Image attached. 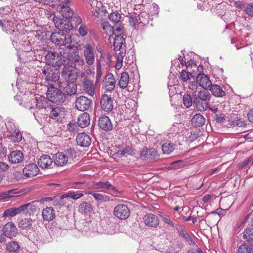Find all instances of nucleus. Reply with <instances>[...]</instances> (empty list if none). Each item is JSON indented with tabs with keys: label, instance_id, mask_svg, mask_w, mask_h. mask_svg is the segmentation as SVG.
<instances>
[{
	"label": "nucleus",
	"instance_id": "nucleus-51",
	"mask_svg": "<svg viewBox=\"0 0 253 253\" xmlns=\"http://www.w3.org/2000/svg\"><path fill=\"white\" fill-rule=\"evenodd\" d=\"M179 235L184 238L190 244H193L194 242L190 238L189 235L184 230L181 229L179 231Z\"/></svg>",
	"mask_w": 253,
	"mask_h": 253
},
{
	"label": "nucleus",
	"instance_id": "nucleus-13",
	"mask_svg": "<svg viewBox=\"0 0 253 253\" xmlns=\"http://www.w3.org/2000/svg\"><path fill=\"white\" fill-rule=\"evenodd\" d=\"M84 55L86 63L89 66L92 65L95 62V50L92 45L87 44L84 46Z\"/></svg>",
	"mask_w": 253,
	"mask_h": 253
},
{
	"label": "nucleus",
	"instance_id": "nucleus-52",
	"mask_svg": "<svg viewBox=\"0 0 253 253\" xmlns=\"http://www.w3.org/2000/svg\"><path fill=\"white\" fill-rule=\"evenodd\" d=\"M75 84L73 83H70L68 85H66L65 87L64 91L68 95H71L74 94L76 92V89L74 88Z\"/></svg>",
	"mask_w": 253,
	"mask_h": 253
},
{
	"label": "nucleus",
	"instance_id": "nucleus-61",
	"mask_svg": "<svg viewBox=\"0 0 253 253\" xmlns=\"http://www.w3.org/2000/svg\"><path fill=\"white\" fill-rule=\"evenodd\" d=\"M129 23L131 26L135 27L136 25L139 23L137 17L131 16L129 18Z\"/></svg>",
	"mask_w": 253,
	"mask_h": 253
},
{
	"label": "nucleus",
	"instance_id": "nucleus-19",
	"mask_svg": "<svg viewBox=\"0 0 253 253\" xmlns=\"http://www.w3.org/2000/svg\"><path fill=\"white\" fill-rule=\"evenodd\" d=\"M196 82L200 87L206 90H208L211 84V82L208 77L204 74H199L197 75Z\"/></svg>",
	"mask_w": 253,
	"mask_h": 253
},
{
	"label": "nucleus",
	"instance_id": "nucleus-20",
	"mask_svg": "<svg viewBox=\"0 0 253 253\" xmlns=\"http://www.w3.org/2000/svg\"><path fill=\"white\" fill-rule=\"evenodd\" d=\"M116 80L114 75L110 73H108L104 80L103 86L106 91L113 90L115 86Z\"/></svg>",
	"mask_w": 253,
	"mask_h": 253
},
{
	"label": "nucleus",
	"instance_id": "nucleus-1",
	"mask_svg": "<svg viewBox=\"0 0 253 253\" xmlns=\"http://www.w3.org/2000/svg\"><path fill=\"white\" fill-rule=\"evenodd\" d=\"M114 40L113 46L116 51V60L115 68L119 70L122 67L123 58L126 55L125 39L121 34H117L114 38Z\"/></svg>",
	"mask_w": 253,
	"mask_h": 253
},
{
	"label": "nucleus",
	"instance_id": "nucleus-4",
	"mask_svg": "<svg viewBox=\"0 0 253 253\" xmlns=\"http://www.w3.org/2000/svg\"><path fill=\"white\" fill-rule=\"evenodd\" d=\"M50 39L53 43L58 45L67 46L68 48H71L70 44L72 43V39L69 34H64L62 32H55L52 33Z\"/></svg>",
	"mask_w": 253,
	"mask_h": 253
},
{
	"label": "nucleus",
	"instance_id": "nucleus-48",
	"mask_svg": "<svg viewBox=\"0 0 253 253\" xmlns=\"http://www.w3.org/2000/svg\"><path fill=\"white\" fill-rule=\"evenodd\" d=\"M191 77H193L192 74L185 70H182L180 73L179 78L183 82H187L188 80H190Z\"/></svg>",
	"mask_w": 253,
	"mask_h": 253
},
{
	"label": "nucleus",
	"instance_id": "nucleus-50",
	"mask_svg": "<svg viewBox=\"0 0 253 253\" xmlns=\"http://www.w3.org/2000/svg\"><path fill=\"white\" fill-rule=\"evenodd\" d=\"M121 15L118 12L115 11L111 13L109 15V19L110 21L114 23H118L120 21Z\"/></svg>",
	"mask_w": 253,
	"mask_h": 253
},
{
	"label": "nucleus",
	"instance_id": "nucleus-58",
	"mask_svg": "<svg viewBox=\"0 0 253 253\" xmlns=\"http://www.w3.org/2000/svg\"><path fill=\"white\" fill-rule=\"evenodd\" d=\"M78 127L75 123H69L67 125V129L70 132L75 133Z\"/></svg>",
	"mask_w": 253,
	"mask_h": 253
},
{
	"label": "nucleus",
	"instance_id": "nucleus-34",
	"mask_svg": "<svg viewBox=\"0 0 253 253\" xmlns=\"http://www.w3.org/2000/svg\"><path fill=\"white\" fill-rule=\"evenodd\" d=\"M191 122L193 125L195 127H200L205 123V119L202 115L198 113L192 117Z\"/></svg>",
	"mask_w": 253,
	"mask_h": 253
},
{
	"label": "nucleus",
	"instance_id": "nucleus-43",
	"mask_svg": "<svg viewBox=\"0 0 253 253\" xmlns=\"http://www.w3.org/2000/svg\"><path fill=\"white\" fill-rule=\"evenodd\" d=\"M33 223V220L30 218L22 219L18 224V227L22 229L30 228Z\"/></svg>",
	"mask_w": 253,
	"mask_h": 253
},
{
	"label": "nucleus",
	"instance_id": "nucleus-10",
	"mask_svg": "<svg viewBox=\"0 0 253 253\" xmlns=\"http://www.w3.org/2000/svg\"><path fill=\"white\" fill-rule=\"evenodd\" d=\"M67 111L64 107H51L49 116L57 122L62 123L64 121L66 116Z\"/></svg>",
	"mask_w": 253,
	"mask_h": 253
},
{
	"label": "nucleus",
	"instance_id": "nucleus-37",
	"mask_svg": "<svg viewBox=\"0 0 253 253\" xmlns=\"http://www.w3.org/2000/svg\"><path fill=\"white\" fill-rule=\"evenodd\" d=\"M87 194L92 195L94 199L99 203L106 202L110 200L109 197L106 195L95 193L92 191L88 192Z\"/></svg>",
	"mask_w": 253,
	"mask_h": 253
},
{
	"label": "nucleus",
	"instance_id": "nucleus-60",
	"mask_svg": "<svg viewBox=\"0 0 253 253\" xmlns=\"http://www.w3.org/2000/svg\"><path fill=\"white\" fill-rule=\"evenodd\" d=\"M245 8V12L249 16H253V5L247 4Z\"/></svg>",
	"mask_w": 253,
	"mask_h": 253
},
{
	"label": "nucleus",
	"instance_id": "nucleus-27",
	"mask_svg": "<svg viewBox=\"0 0 253 253\" xmlns=\"http://www.w3.org/2000/svg\"><path fill=\"white\" fill-rule=\"evenodd\" d=\"M42 217L45 221H52L55 217V211L53 208L47 207L42 210Z\"/></svg>",
	"mask_w": 253,
	"mask_h": 253
},
{
	"label": "nucleus",
	"instance_id": "nucleus-3",
	"mask_svg": "<svg viewBox=\"0 0 253 253\" xmlns=\"http://www.w3.org/2000/svg\"><path fill=\"white\" fill-rule=\"evenodd\" d=\"M193 104L196 109L200 111H203L209 108V101L211 98L210 93L205 90L198 91L197 94H193Z\"/></svg>",
	"mask_w": 253,
	"mask_h": 253
},
{
	"label": "nucleus",
	"instance_id": "nucleus-49",
	"mask_svg": "<svg viewBox=\"0 0 253 253\" xmlns=\"http://www.w3.org/2000/svg\"><path fill=\"white\" fill-rule=\"evenodd\" d=\"M183 103L186 108H189L193 103V99L191 98L189 94H185L183 96Z\"/></svg>",
	"mask_w": 253,
	"mask_h": 253
},
{
	"label": "nucleus",
	"instance_id": "nucleus-9",
	"mask_svg": "<svg viewBox=\"0 0 253 253\" xmlns=\"http://www.w3.org/2000/svg\"><path fill=\"white\" fill-rule=\"evenodd\" d=\"M114 215L120 220L128 218L130 215V209L125 204H119L114 209Z\"/></svg>",
	"mask_w": 253,
	"mask_h": 253
},
{
	"label": "nucleus",
	"instance_id": "nucleus-15",
	"mask_svg": "<svg viewBox=\"0 0 253 253\" xmlns=\"http://www.w3.org/2000/svg\"><path fill=\"white\" fill-rule=\"evenodd\" d=\"M100 106L104 111L110 112L114 107L112 98L108 95H103L100 100Z\"/></svg>",
	"mask_w": 253,
	"mask_h": 253
},
{
	"label": "nucleus",
	"instance_id": "nucleus-5",
	"mask_svg": "<svg viewBox=\"0 0 253 253\" xmlns=\"http://www.w3.org/2000/svg\"><path fill=\"white\" fill-rule=\"evenodd\" d=\"M66 53L63 54L60 52V54L54 52H48L45 56V59L49 65H52L51 67L60 66L63 64V62L65 61Z\"/></svg>",
	"mask_w": 253,
	"mask_h": 253
},
{
	"label": "nucleus",
	"instance_id": "nucleus-57",
	"mask_svg": "<svg viewBox=\"0 0 253 253\" xmlns=\"http://www.w3.org/2000/svg\"><path fill=\"white\" fill-rule=\"evenodd\" d=\"M185 165V162L182 160H178L171 163V166L174 169L183 167Z\"/></svg>",
	"mask_w": 253,
	"mask_h": 253
},
{
	"label": "nucleus",
	"instance_id": "nucleus-16",
	"mask_svg": "<svg viewBox=\"0 0 253 253\" xmlns=\"http://www.w3.org/2000/svg\"><path fill=\"white\" fill-rule=\"evenodd\" d=\"M6 237L12 239L16 237L18 233L15 225L12 222H8L4 226L2 230Z\"/></svg>",
	"mask_w": 253,
	"mask_h": 253
},
{
	"label": "nucleus",
	"instance_id": "nucleus-14",
	"mask_svg": "<svg viewBox=\"0 0 253 253\" xmlns=\"http://www.w3.org/2000/svg\"><path fill=\"white\" fill-rule=\"evenodd\" d=\"M62 76L68 81H71L76 79L77 72L75 67L72 65H67L64 67L62 72Z\"/></svg>",
	"mask_w": 253,
	"mask_h": 253
},
{
	"label": "nucleus",
	"instance_id": "nucleus-47",
	"mask_svg": "<svg viewBox=\"0 0 253 253\" xmlns=\"http://www.w3.org/2000/svg\"><path fill=\"white\" fill-rule=\"evenodd\" d=\"M101 26L104 32L107 34L110 35L112 34V32L113 31V28L108 22H103L101 23Z\"/></svg>",
	"mask_w": 253,
	"mask_h": 253
},
{
	"label": "nucleus",
	"instance_id": "nucleus-40",
	"mask_svg": "<svg viewBox=\"0 0 253 253\" xmlns=\"http://www.w3.org/2000/svg\"><path fill=\"white\" fill-rule=\"evenodd\" d=\"M20 248V245L16 241H10L6 245V249L11 253H17Z\"/></svg>",
	"mask_w": 253,
	"mask_h": 253
},
{
	"label": "nucleus",
	"instance_id": "nucleus-38",
	"mask_svg": "<svg viewBox=\"0 0 253 253\" xmlns=\"http://www.w3.org/2000/svg\"><path fill=\"white\" fill-rule=\"evenodd\" d=\"M35 201H32L31 203H27L26 204L22 205L21 208L23 212L25 213L31 214L36 210V207L34 205Z\"/></svg>",
	"mask_w": 253,
	"mask_h": 253
},
{
	"label": "nucleus",
	"instance_id": "nucleus-45",
	"mask_svg": "<svg viewBox=\"0 0 253 253\" xmlns=\"http://www.w3.org/2000/svg\"><path fill=\"white\" fill-rule=\"evenodd\" d=\"M243 238L248 242H250L253 240V229H247L244 232Z\"/></svg>",
	"mask_w": 253,
	"mask_h": 253
},
{
	"label": "nucleus",
	"instance_id": "nucleus-55",
	"mask_svg": "<svg viewBox=\"0 0 253 253\" xmlns=\"http://www.w3.org/2000/svg\"><path fill=\"white\" fill-rule=\"evenodd\" d=\"M124 26L121 24H119L116 26L115 29H113L112 34L115 36L117 34H121V35H122V34L124 33Z\"/></svg>",
	"mask_w": 253,
	"mask_h": 253
},
{
	"label": "nucleus",
	"instance_id": "nucleus-18",
	"mask_svg": "<svg viewBox=\"0 0 253 253\" xmlns=\"http://www.w3.org/2000/svg\"><path fill=\"white\" fill-rule=\"evenodd\" d=\"M39 171V169L38 166L34 163L27 165L23 169L24 175L28 178L36 176Z\"/></svg>",
	"mask_w": 253,
	"mask_h": 253
},
{
	"label": "nucleus",
	"instance_id": "nucleus-54",
	"mask_svg": "<svg viewBox=\"0 0 253 253\" xmlns=\"http://www.w3.org/2000/svg\"><path fill=\"white\" fill-rule=\"evenodd\" d=\"M88 29L87 26L84 24H81L79 29L78 32L82 36H85L88 34Z\"/></svg>",
	"mask_w": 253,
	"mask_h": 253
},
{
	"label": "nucleus",
	"instance_id": "nucleus-35",
	"mask_svg": "<svg viewBox=\"0 0 253 253\" xmlns=\"http://www.w3.org/2000/svg\"><path fill=\"white\" fill-rule=\"evenodd\" d=\"M208 90H210L212 94L216 97H223L225 95V92L219 85L216 84L212 85L211 84Z\"/></svg>",
	"mask_w": 253,
	"mask_h": 253
},
{
	"label": "nucleus",
	"instance_id": "nucleus-39",
	"mask_svg": "<svg viewBox=\"0 0 253 253\" xmlns=\"http://www.w3.org/2000/svg\"><path fill=\"white\" fill-rule=\"evenodd\" d=\"M238 253H253V244H244L238 249Z\"/></svg>",
	"mask_w": 253,
	"mask_h": 253
},
{
	"label": "nucleus",
	"instance_id": "nucleus-59",
	"mask_svg": "<svg viewBox=\"0 0 253 253\" xmlns=\"http://www.w3.org/2000/svg\"><path fill=\"white\" fill-rule=\"evenodd\" d=\"M7 149L2 144V139L0 138V157H4L6 156Z\"/></svg>",
	"mask_w": 253,
	"mask_h": 253
},
{
	"label": "nucleus",
	"instance_id": "nucleus-33",
	"mask_svg": "<svg viewBox=\"0 0 253 253\" xmlns=\"http://www.w3.org/2000/svg\"><path fill=\"white\" fill-rule=\"evenodd\" d=\"M1 25L7 33L12 34L14 32L15 25L13 21L3 20L1 21Z\"/></svg>",
	"mask_w": 253,
	"mask_h": 253
},
{
	"label": "nucleus",
	"instance_id": "nucleus-6",
	"mask_svg": "<svg viewBox=\"0 0 253 253\" xmlns=\"http://www.w3.org/2000/svg\"><path fill=\"white\" fill-rule=\"evenodd\" d=\"M70 6V0H60V3L57 7V11L63 17L69 18L72 17L74 12Z\"/></svg>",
	"mask_w": 253,
	"mask_h": 253
},
{
	"label": "nucleus",
	"instance_id": "nucleus-62",
	"mask_svg": "<svg viewBox=\"0 0 253 253\" xmlns=\"http://www.w3.org/2000/svg\"><path fill=\"white\" fill-rule=\"evenodd\" d=\"M101 67L100 63L97 64V71H96V80L99 81L102 75Z\"/></svg>",
	"mask_w": 253,
	"mask_h": 253
},
{
	"label": "nucleus",
	"instance_id": "nucleus-8",
	"mask_svg": "<svg viewBox=\"0 0 253 253\" xmlns=\"http://www.w3.org/2000/svg\"><path fill=\"white\" fill-rule=\"evenodd\" d=\"M48 99L55 103H62L65 99L64 93L60 90L54 87H50L46 92Z\"/></svg>",
	"mask_w": 253,
	"mask_h": 253
},
{
	"label": "nucleus",
	"instance_id": "nucleus-23",
	"mask_svg": "<svg viewBox=\"0 0 253 253\" xmlns=\"http://www.w3.org/2000/svg\"><path fill=\"white\" fill-rule=\"evenodd\" d=\"M90 5L92 7V14L97 18H99L106 11L105 7L101 2L97 1V3H94V5Z\"/></svg>",
	"mask_w": 253,
	"mask_h": 253
},
{
	"label": "nucleus",
	"instance_id": "nucleus-36",
	"mask_svg": "<svg viewBox=\"0 0 253 253\" xmlns=\"http://www.w3.org/2000/svg\"><path fill=\"white\" fill-rule=\"evenodd\" d=\"M175 147V144L174 143L171 141H167L162 145V150L164 153L169 154L174 151Z\"/></svg>",
	"mask_w": 253,
	"mask_h": 253
},
{
	"label": "nucleus",
	"instance_id": "nucleus-46",
	"mask_svg": "<svg viewBox=\"0 0 253 253\" xmlns=\"http://www.w3.org/2000/svg\"><path fill=\"white\" fill-rule=\"evenodd\" d=\"M46 104V99L43 96H39L36 98V105L37 108H44Z\"/></svg>",
	"mask_w": 253,
	"mask_h": 253
},
{
	"label": "nucleus",
	"instance_id": "nucleus-22",
	"mask_svg": "<svg viewBox=\"0 0 253 253\" xmlns=\"http://www.w3.org/2000/svg\"><path fill=\"white\" fill-rule=\"evenodd\" d=\"M98 125L100 128L105 131L111 130L113 127L110 119L106 116H102L99 118Z\"/></svg>",
	"mask_w": 253,
	"mask_h": 253
},
{
	"label": "nucleus",
	"instance_id": "nucleus-30",
	"mask_svg": "<svg viewBox=\"0 0 253 253\" xmlns=\"http://www.w3.org/2000/svg\"><path fill=\"white\" fill-rule=\"evenodd\" d=\"M83 87L86 93L90 95L93 96L95 93V86L91 80L85 79L83 84Z\"/></svg>",
	"mask_w": 253,
	"mask_h": 253
},
{
	"label": "nucleus",
	"instance_id": "nucleus-11",
	"mask_svg": "<svg viewBox=\"0 0 253 253\" xmlns=\"http://www.w3.org/2000/svg\"><path fill=\"white\" fill-rule=\"evenodd\" d=\"M77 109L81 111L87 110L90 107L92 100L84 96H80L78 97L75 102Z\"/></svg>",
	"mask_w": 253,
	"mask_h": 253
},
{
	"label": "nucleus",
	"instance_id": "nucleus-24",
	"mask_svg": "<svg viewBox=\"0 0 253 253\" xmlns=\"http://www.w3.org/2000/svg\"><path fill=\"white\" fill-rule=\"evenodd\" d=\"M157 156V153L154 149L144 148L140 152V158L142 160H152Z\"/></svg>",
	"mask_w": 253,
	"mask_h": 253
},
{
	"label": "nucleus",
	"instance_id": "nucleus-53",
	"mask_svg": "<svg viewBox=\"0 0 253 253\" xmlns=\"http://www.w3.org/2000/svg\"><path fill=\"white\" fill-rule=\"evenodd\" d=\"M75 63L76 65L79 66L82 69H85V62L82 58L77 56L75 59Z\"/></svg>",
	"mask_w": 253,
	"mask_h": 253
},
{
	"label": "nucleus",
	"instance_id": "nucleus-42",
	"mask_svg": "<svg viewBox=\"0 0 253 253\" xmlns=\"http://www.w3.org/2000/svg\"><path fill=\"white\" fill-rule=\"evenodd\" d=\"M79 210L82 213H87L92 211L91 205L86 202H83L79 206Z\"/></svg>",
	"mask_w": 253,
	"mask_h": 253
},
{
	"label": "nucleus",
	"instance_id": "nucleus-63",
	"mask_svg": "<svg viewBox=\"0 0 253 253\" xmlns=\"http://www.w3.org/2000/svg\"><path fill=\"white\" fill-rule=\"evenodd\" d=\"M10 11V8L6 6L3 8H0V15L3 16L4 15L8 14Z\"/></svg>",
	"mask_w": 253,
	"mask_h": 253
},
{
	"label": "nucleus",
	"instance_id": "nucleus-21",
	"mask_svg": "<svg viewBox=\"0 0 253 253\" xmlns=\"http://www.w3.org/2000/svg\"><path fill=\"white\" fill-rule=\"evenodd\" d=\"M77 144L82 147H87L91 143V139L89 136L85 133H79L76 137Z\"/></svg>",
	"mask_w": 253,
	"mask_h": 253
},
{
	"label": "nucleus",
	"instance_id": "nucleus-25",
	"mask_svg": "<svg viewBox=\"0 0 253 253\" xmlns=\"http://www.w3.org/2000/svg\"><path fill=\"white\" fill-rule=\"evenodd\" d=\"M90 122V116L88 113L86 112L83 113L80 115L78 117L77 124L78 126L84 128L87 126Z\"/></svg>",
	"mask_w": 253,
	"mask_h": 253
},
{
	"label": "nucleus",
	"instance_id": "nucleus-28",
	"mask_svg": "<svg viewBox=\"0 0 253 253\" xmlns=\"http://www.w3.org/2000/svg\"><path fill=\"white\" fill-rule=\"evenodd\" d=\"M130 78L128 73L126 72H124L121 74L118 85L120 88L125 89L127 87Z\"/></svg>",
	"mask_w": 253,
	"mask_h": 253
},
{
	"label": "nucleus",
	"instance_id": "nucleus-29",
	"mask_svg": "<svg viewBox=\"0 0 253 253\" xmlns=\"http://www.w3.org/2000/svg\"><path fill=\"white\" fill-rule=\"evenodd\" d=\"M92 187L94 189H102L103 191L110 189H111L113 191L116 190V187L112 186L108 181L93 182Z\"/></svg>",
	"mask_w": 253,
	"mask_h": 253
},
{
	"label": "nucleus",
	"instance_id": "nucleus-32",
	"mask_svg": "<svg viewBox=\"0 0 253 253\" xmlns=\"http://www.w3.org/2000/svg\"><path fill=\"white\" fill-rule=\"evenodd\" d=\"M22 212L21 206L18 208H11L6 209L3 213V216L5 218L13 217Z\"/></svg>",
	"mask_w": 253,
	"mask_h": 253
},
{
	"label": "nucleus",
	"instance_id": "nucleus-31",
	"mask_svg": "<svg viewBox=\"0 0 253 253\" xmlns=\"http://www.w3.org/2000/svg\"><path fill=\"white\" fill-rule=\"evenodd\" d=\"M23 159V154L19 150L13 151L9 155V161L12 163H19Z\"/></svg>",
	"mask_w": 253,
	"mask_h": 253
},
{
	"label": "nucleus",
	"instance_id": "nucleus-17",
	"mask_svg": "<svg viewBox=\"0 0 253 253\" xmlns=\"http://www.w3.org/2000/svg\"><path fill=\"white\" fill-rule=\"evenodd\" d=\"M143 220L145 224L150 227L155 228L159 224L158 217L152 213L145 215L143 218Z\"/></svg>",
	"mask_w": 253,
	"mask_h": 253
},
{
	"label": "nucleus",
	"instance_id": "nucleus-56",
	"mask_svg": "<svg viewBox=\"0 0 253 253\" xmlns=\"http://www.w3.org/2000/svg\"><path fill=\"white\" fill-rule=\"evenodd\" d=\"M14 190H9L6 192H3L0 195V199H5L9 198L13 196V195L14 194Z\"/></svg>",
	"mask_w": 253,
	"mask_h": 253
},
{
	"label": "nucleus",
	"instance_id": "nucleus-26",
	"mask_svg": "<svg viewBox=\"0 0 253 253\" xmlns=\"http://www.w3.org/2000/svg\"><path fill=\"white\" fill-rule=\"evenodd\" d=\"M53 162L50 156L43 155L41 156L38 160L39 166L42 169H46L50 166Z\"/></svg>",
	"mask_w": 253,
	"mask_h": 253
},
{
	"label": "nucleus",
	"instance_id": "nucleus-44",
	"mask_svg": "<svg viewBox=\"0 0 253 253\" xmlns=\"http://www.w3.org/2000/svg\"><path fill=\"white\" fill-rule=\"evenodd\" d=\"M12 139L15 142H19L22 140L23 137L21 133L18 129L10 132Z\"/></svg>",
	"mask_w": 253,
	"mask_h": 253
},
{
	"label": "nucleus",
	"instance_id": "nucleus-7",
	"mask_svg": "<svg viewBox=\"0 0 253 253\" xmlns=\"http://www.w3.org/2000/svg\"><path fill=\"white\" fill-rule=\"evenodd\" d=\"M52 20L54 23L56 28L60 30L69 31L73 29V26L69 18H59L52 14Z\"/></svg>",
	"mask_w": 253,
	"mask_h": 253
},
{
	"label": "nucleus",
	"instance_id": "nucleus-41",
	"mask_svg": "<svg viewBox=\"0 0 253 253\" xmlns=\"http://www.w3.org/2000/svg\"><path fill=\"white\" fill-rule=\"evenodd\" d=\"M117 154L121 156H127L128 155H133L134 150L129 146L122 147L117 152Z\"/></svg>",
	"mask_w": 253,
	"mask_h": 253
},
{
	"label": "nucleus",
	"instance_id": "nucleus-2",
	"mask_svg": "<svg viewBox=\"0 0 253 253\" xmlns=\"http://www.w3.org/2000/svg\"><path fill=\"white\" fill-rule=\"evenodd\" d=\"M76 157V152L74 149L70 148L62 152H58L53 156V162L57 166L63 167L72 163Z\"/></svg>",
	"mask_w": 253,
	"mask_h": 253
},
{
	"label": "nucleus",
	"instance_id": "nucleus-12",
	"mask_svg": "<svg viewBox=\"0 0 253 253\" xmlns=\"http://www.w3.org/2000/svg\"><path fill=\"white\" fill-rule=\"evenodd\" d=\"M43 73L47 81L56 82L59 80V72L55 67H45Z\"/></svg>",
	"mask_w": 253,
	"mask_h": 253
},
{
	"label": "nucleus",
	"instance_id": "nucleus-64",
	"mask_svg": "<svg viewBox=\"0 0 253 253\" xmlns=\"http://www.w3.org/2000/svg\"><path fill=\"white\" fill-rule=\"evenodd\" d=\"M83 196V194L80 193L70 192V198L74 200H77Z\"/></svg>",
	"mask_w": 253,
	"mask_h": 253
}]
</instances>
